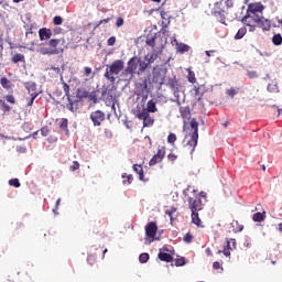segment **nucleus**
I'll return each mask as SVG.
<instances>
[{"label": "nucleus", "mask_w": 282, "mask_h": 282, "mask_svg": "<svg viewBox=\"0 0 282 282\" xmlns=\"http://www.w3.org/2000/svg\"><path fill=\"white\" fill-rule=\"evenodd\" d=\"M124 69V61L122 59H117L112 62L110 65H107L106 73H105V78L107 80H110L111 83H116V77L120 72Z\"/></svg>", "instance_id": "1"}, {"label": "nucleus", "mask_w": 282, "mask_h": 282, "mask_svg": "<svg viewBox=\"0 0 282 282\" xmlns=\"http://www.w3.org/2000/svg\"><path fill=\"white\" fill-rule=\"evenodd\" d=\"M189 127L193 130L191 133V140L186 143V149L191 154L195 152V148L197 147V141L199 140V123L195 119H191Z\"/></svg>", "instance_id": "2"}, {"label": "nucleus", "mask_w": 282, "mask_h": 282, "mask_svg": "<svg viewBox=\"0 0 282 282\" xmlns=\"http://www.w3.org/2000/svg\"><path fill=\"white\" fill-rule=\"evenodd\" d=\"M259 21H261V14L259 13H247L246 17L242 18V23L250 28L249 32H254V30H257Z\"/></svg>", "instance_id": "3"}, {"label": "nucleus", "mask_w": 282, "mask_h": 282, "mask_svg": "<svg viewBox=\"0 0 282 282\" xmlns=\"http://www.w3.org/2000/svg\"><path fill=\"white\" fill-rule=\"evenodd\" d=\"M61 44V40L58 39H51L47 42L50 48H43L41 54H47L48 56H54L56 54H61V50H58V45Z\"/></svg>", "instance_id": "4"}, {"label": "nucleus", "mask_w": 282, "mask_h": 282, "mask_svg": "<svg viewBox=\"0 0 282 282\" xmlns=\"http://www.w3.org/2000/svg\"><path fill=\"white\" fill-rule=\"evenodd\" d=\"M164 80H166V69L155 66L152 72V83L162 87V85H164Z\"/></svg>", "instance_id": "5"}, {"label": "nucleus", "mask_w": 282, "mask_h": 282, "mask_svg": "<svg viewBox=\"0 0 282 282\" xmlns=\"http://www.w3.org/2000/svg\"><path fill=\"white\" fill-rule=\"evenodd\" d=\"M187 204L191 213H199V210H204V203H202L200 197H189Z\"/></svg>", "instance_id": "6"}, {"label": "nucleus", "mask_w": 282, "mask_h": 282, "mask_svg": "<svg viewBox=\"0 0 282 282\" xmlns=\"http://www.w3.org/2000/svg\"><path fill=\"white\" fill-rule=\"evenodd\" d=\"M134 173H138L140 182H149L151 180V172L142 169V165L134 164L132 166Z\"/></svg>", "instance_id": "7"}, {"label": "nucleus", "mask_w": 282, "mask_h": 282, "mask_svg": "<svg viewBox=\"0 0 282 282\" xmlns=\"http://www.w3.org/2000/svg\"><path fill=\"white\" fill-rule=\"evenodd\" d=\"M155 235H158V224L155 221H151L145 226V236L150 239V243L155 241Z\"/></svg>", "instance_id": "8"}, {"label": "nucleus", "mask_w": 282, "mask_h": 282, "mask_svg": "<svg viewBox=\"0 0 282 282\" xmlns=\"http://www.w3.org/2000/svg\"><path fill=\"white\" fill-rule=\"evenodd\" d=\"M90 120L94 123V127H100L105 122V112L101 110H96L90 113Z\"/></svg>", "instance_id": "9"}, {"label": "nucleus", "mask_w": 282, "mask_h": 282, "mask_svg": "<svg viewBox=\"0 0 282 282\" xmlns=\"http://www.w3.org/2000/svg\"><path fill=\"white\" fill-rule=\"evenodd\" d=\"M214 17H217L220 21V23H225L226 21V10L221 9V2H216L214 4Z\"/></svg>", "instance_id": "10"}, {"label": "nucleus", "mask_w": 282, "mask_h": 282, "mask_svg": "<svg viewBox=\"0 0 282 282\" xmlns=\"http://www.w3.org/2000/svg\"><path fill=\"white\" fill-rule=\"evenodd\" d=\"M263 9L264 7L261 2L250 3L247 9V14H262Z\"/></svg>", "instance_id": "11"}, {"label": "nucleus", "mask_w": 282, "mask_h": 282, "mask_svg": "<svg viewBox=\"0 0 282 282\" xmlns=\"http://www.w3.org/2000/svg\"><path fill=\"white\" fill-rule=\"evenodd\" d=\"M180 113L183 119V128L186 129L188 121H191V108L189 107H180Z\"/></svg>", "instance_id": "12"}, {"label": "nucleus", "mask_w": 282, "mask_h": 282, "mask_svg": "<svg viewBox=\"0 0 282 282\" xmlns=\"http://www.w3.org/2000/svg\"><path fill=\"white\" fill-rule=\"evenodd\" d=\"M138 63H140V58L133 56L128 62V67L126 68L127 74H135V69H138Z\"/></svg>", "instance_id": "13"}, {"label": "nucleus", "mask_w": 282, "mask_h": 282, "mask_svg": "<svg viewBox=\"0 0 282 282\" xmlns=\"http://www.w3.org/2000/svg\"><path fill=\"white\" fill-rule=\"evenodd\" d=\"M101 98L108 105H113V102H116V95H113V91L108 90V89L102 90Z\"/></svg>", "instance_id": "14"}, {"label": "nucleus", "mask_w": 282, "mask_h": 282, "mask_svg": "<svg viewBox=\"0 0 282 282\" xmlns=\"http://www.w3.org/2000/svg\"><path fill=\"white\" fill-rule=\"evenodd\" d=\"M165 152L162 149L158 150V153L153 155V158L150 160L149 164L150 166H155V164H160L164 160Z\"/></svg>", "instance_id": "15"}, {"label": "nucleus", "mask_w": 282, "mask_h": 282, "mask_svg": "<svg viewBox=\"0 0 282 282\" xmlns=\"http://www.w3.org/2000/svg\"><path fill=\"white\" fill-rule=\"evenodd\" d=\"M68 102L66 104V109L68 111H72L73 113H76L78 111V104L80 102L79 99H72V96L67 97Z\"/></svg>", "instance_id": "16"}, {"label": "nucleus", "mask_w": 282, "mask_h": 282, "mask_svg": "<svg viewBox=\"0 0 282 282\" xmlns=\"http://www.w3.org/2000/svg\"><path fill=\"white\" fill-rule=\"evenodd\" d=\"M24 87L30 96H33V98H39V93L36 91V83L26 82Z\"/></svg>", "instance_id": "17"}, {"label": "nucleus", "mask_w": 282, "mask_h": 282, "mask_svg": "<svg viewBox=\"0 0 282 282\" xmlns=\"http://www.w3.org/2000/svg\"><path fill=\"white\" fill-rule=\"evenodd\" d=\"M257 28H261V30H263L264 32H270V30L272 29V22L261 15Z\"/></svg>", "instance_id": "18"}, {"label": "nucleus", "mask_w": 282, "mask_h": 282, "mask_svg": "<svg viewBox=\"0 0 282 282\" xmlns=\"http://www.w3.org/2000/svg\"><path fill=\"white\" fill-rule=\"evenodd\" d=\"M0 85H1V87H3L6 89V91H9V94L14 93V88H13L14 85L12 84V82L10 79H8V77H1Z\"/></svg>", "instance_id": "19"}, {"label": "nucleus", "mask_w": 282, "mask_h": 282, "mask_svg": "<svg viewBox=\"0 0 282 282\" xmlns=\"http://www.w3.org/2000/svg\"><path fill=\"white\" fill-rule=\"evenodd\" d=\"M40 41H50L52 39V29L42 28L39 30Z\"/></svg>", "instance_id": "20"}, {"label": "nucleus", "mask_w": 282, "mask_h": 282, "mask_svg": "<svg viewBox=\"0 0 282 282\" xmlns=\"http://www.w3.org/2000/svg\"><path fill=\"white\" fill-rule=\"evenodd\" d=\"M195 98L197 102H200L203 105L202 98H204V94H206V86L200 85V86H195Z\"/></svg>", "instance_id": "21"}, {"label": "nucleus", "mask_w": 282, "mask_h": 282, "mask_svg": "<svg viewBox=\"0 0 282 282\" xmlns=\"http://www.w3.org/2000/svg\"><path fill=\"white\" fill-rule=\"evenodd\" d=\"M166 85L170 87V89H172L174 96L175 94L180 93V84L177 83V78H170Z\"/></svg>", "instance_id": "22"}, {"label": "nucleus", "mask_w": 282, "mask_h": 282, "mask_svg": "<svg viewBox=\"0 0 282 282\" xmlns=\"http://www.w3.org/2000/svg\"><path fill=\"white\" fill-rule=\"evenodd\" d=\"M134 116H135V118H138L139 120H143V119H145L148 116H150V113L148 112L147 108H143V109L137 108V109L134 110Z\"/></svg>", "instance_id": "23"}, {"label": "nucleus", "mask_w": 282, "mask_h": 282, "mask_svg": "<svg viewBox=\"0 0 282 282\" xmlns=\"http://www.w3.org/2000/svg\"><path fill=\"white\" fill-rule=\"evenodd\" d=\"M158 39H160V35H158V33H155L153 35H148L147 40H145V43L150 47H155Z\"/></svg>", "instance_id": "24"}, {"label": "nucleus", "mask_w": 282, "mask_h": 282, "mask_svg": "<svg viewBox=\"0 0 282 282\" xmlns=\"http://www.w3.org/2000/svg\"><path fill=\"white\" fill-rule=\"evenodd\" d=\"M158 258L160 259V261H164L165 263H172L173 261V256H171V253L162 251L159 252Z\"/></svg>", "instance_id": "25"}, {"label": "nucleus", "mask_w": 282, "mask_h": 282, "mask_svg": "<svg viewBox=\"0 0 282 282\" xmlns=\"http://www.w3.org/2000/svg\"><path fill=\"white\" fill-rule=\"evenodd\" d=\"M192 224H195L198 228H204L202 219H199V212H192Z\"/></svg>", "instance_id": "26"}, {"label": "nucleus", "mask_w": 282, "mask_h": 282, "mask_svg": "<svg viewBox=\"0 0 282 282\" xmlns=\"http://www.w3.org/2000/svg\"><path fill=\"white\" fill-rule=\"evenodd\" d=\"M144 61L148 62V65H153L158 61V53L153 52L144 56Z\"/></svg>", "instance_id": "27"}, {"label": "nucleus", "mask_w": 282, "mask_h": 282, "mask_svg": "<svg viewBox=\"0 0 282 282\" xmlns=\"http://www.w3.org/2000/svg\"><path fill=\"white\" fill-rule=\"evenodd\" d=\"M149 113H155L158 111V106L155 104V101H153V99L149 100L147 102V108Z\"/></svg>", "instance_id": "28"}, {"label": "nucleus", "mask_w": 282, "mask_h": 282, "mask_svg": "<svg viewBox=\"0 0 282 282\" xmlns=\"http://www.w3.org/2000/svg\"><path fill=\"white\" fill-rule=\"evenodd\" d=\"M232 232H241L243 230V225L239 224V220H232L230 224Z\"/></svg>", "instance_id": "29"}, {"label": "nucleus", "mask_w": 282, "mask_h": 282, "mask_svg": "<svg viewBox=\"0 0 282 282\" xmlns=\"http://www.w3.org/2000/svg\"><path fill=\"white\" fill-rule=\"evenodd\" d=\"M12 63H25V55L21 53H17L15 55L12 56L11 58Z\"/></svg>", "instance_id": "30"}, {"label": "nucleus", "mask_w": 282, "mask_h": 282, "mask_svg": "<svg viewBox=\"0 0 282 282\" xmlns=\"http://www.w3.org/2000/svg\"><path fill=\"white\" fill-rule=\"evenodd\" d=\"M87 99L89 100V102H94V105H96V102H98V90H93L88 93Z\"/></svg>", "instance_id": "31"}, {"label": "nucleus", "mask_w": 282, "mask_h": 282, "mask_svg": "<svg viewBox=\"0 0 282 282\" xmlns=\"http://www.w3.org/2000/svg\"><path fill=\"white\" fill-rule=\"evenodd\" d=\"M138 65H139V73L140 74H144V72H147V69L149 68V63L145 61H141L139 58V62H138Z\"/></svg>", "instance_id": "32"}, {"label": "nucleus", "mask_w": 282, "mask_h": 282, "mask_svg": "<svg viewBox=\"0 0 282 282\" xmlns=\"http://www.w3.org/2000/svg\"><path fill=\"white\" fill-rule=\"evenodd\" d=\"M253 221L261 223L265 220V213L258 212L252 216Z\"/></svg>", "instance_id": "33"}, {"label": "nucleus", "mask_w": 282, "mask_h": 282, "mask_svg": "<svg viewBox=\"0 0 282 282\" xmlns=\"http://www.w3.org/2000/svg\"><path fill=\"white\" fill-rule=\"evenodd\" d=\"M176 50L181 54H184V52H188V50H191V46H188L187 44H184V43H176Z\"/></svg>", "instance_id": "34"}, {"label": "nucleus", "mask_w": 282, "mask_h": 282, "mask_svg": "<svg viewBox=\"0 0 282 282\" xmlns=\"http://www.w3.org/2000/svg\"><path fill=\"white\" fill-rule=\"evenodd\" d=\"M246 32H248V29H246L245 26L240 28L235 35L236 41L243 39V36H246Z\"/></svg>", "instance_id": "35"}, {"label": "nucleus", "mask_w": 282, "mask_h": 282, "mask_svg": "<svg viewBox=\"0 0 282 282\" xmlns=\"http://www.w3.org/2000/svg\"><path fill=\"white\" fill-rule=\"evenodd\" d=\"M155 122V120L151 117V115H148L144 119H143V127H153V123Z\"/></svg>", "instance_id": "36"}, {"label": "nucleus", "mask_w": 282, "mask_h": 282, "mask_svg": "<svg viewBox=\"0 0 282 282\" xmlns=\"http://www.w3.org/2000/svg\"><path fill=\"white\" fill-rule=\"evenodd\" d=\"M88 96H89L88 90H80V89L77 90V98L79 101H82L83 98H88Z\"/></svg>", "instance_id": "37"}, {"label": "nucleus", "mask_w": 282, "mask_h": 282, "mask_svg": "<svg viewBox=\"0 0 282 282\" xmlns=\"http://www.w3.org/2000/svg\"><path fill=\"white\" fill-rule=\"evenodd\" d=\"M273 45H281L282 44V35L281 33L274 34L272 37Z\"/></svg>", "instance_id": "38"}, {"label": "nucleus", "mask_w": 282, "mask_h": 282, "mask_svg": "<svg viewBox=\"0 0 282 282\" xmlns=\"http://www.w3.org/2000/svg\"><path fill=\"white\" fill-rule=\"evenodd\" d=\"M67 127H68V121L67 119L63 118L59 123V129H62V131H66V133H69V129H67Z\"/></svg>", "instance_id": "39"}, {"label": "nucleus", "mask_w": 282, "mask_h": 282, "mask_svg": "<svg viewBox=\"0 0 282 282\" xmlns=\"http://www.w3.org/2000/svg\"><path fill=\"white\" fill-rule=\"evenodd\" d=\"M9 186H14V188H20L21 182H19V178H11L9 180Z\"/></svg>", "instance_id": "40"}, {"label": "nucleus", "mask_w": 282, "mask_h": 282, "mask_svg": "<svg viewBox=\"0 0 282 282\" xmlns=\"http://www.w3.org/2000/svg\"><path fill=\"white\" fill-rule=\"evenodd\" d=\"M193 239H194V236L193 234L191 232H187L184 237H183V241L185 243H193Z\"/></svg>", "instance_id": "41"}, {"label": "nucleus", "mask_w": 282, "mask_h": 282, "mask_svg": "<svg viewBox=\"0 0 282 282\" xmlns=\"http://www.w3.org/2000/svg\"><path fill=\"white\" fill-rule=\"evenodd\" d=\"M187 78H188V83H192V84L197 83V78L195 77V73L193 70L188 72Z\"/></svg>", "instance_id": "42"}, {"label": "nucleus", "mask_w": 282, "mask_h": 282, "mask_svg": "<svg viewBox=\"0 0 282 282\" xmlns=\"http://www.w3.org/2000/svg\"><path fill=\"white\" fill-rule=\"evenodd\" d=\"M0 105H1L2 111H11L12 110V107H10L8 104H6V100H3V99H0Z\"/></svg>", "instance_id": "43"}, {"label": "nucleus", "mask_w": 282, "mask_h": 282, "mask_svg": "<svg viewBox=\"0 0 282 282\" xmlns=\"http://www.w3.org/2000/svg\"><path fill=\"white\" fill-rule=\"evenodd\" d=\"M177 141V135H175V133H170L167 137V142L169 144H175V142Z\"/></svg>", "instance_id": "44"}, {"label": "nucleus", "mask_w": 282, "mask_h": 282, "mask_svg": "<svg viewBox=\"0 0 282 282\" xmlns=\"http://www.w3.org/2000/svg\"><path fill=\"white\" fill-rule=\"evenodd\" d=\"M54 25H63V18L61 15H55L53 18Z\"/></svg>", "instance_id": "45"}, {"label": "nucleus", "mask_w": 282, "mask_h": 282, "mask_svg": "<svg viewBox=\"0 0 282 282\" xmlns=\"http://www.w3.org/2000/svg\"><path fill=\"white\" fill-rule=\"evenodd\" d=\"M223 253L225 254V257H230V240L228 239H227V246L223 250Z\"/></svg>", "instance_id": "46"}, {"label": "nucleus", "mask_w": 282, "mask_h": 282, "mask_svg": "<svg viewBox=\"0 0 282 282\" xmlns=\"http://www.w3.org/2000/svg\"><path fill=\"white\" fill-rule=\"evenodd\" d=\"M139 261L140 263H147V261H149V253H141L139 256Z\"/></svg>", "instance_id": "47"}, {"label": "nucleus", "mask_w": 282, "mask_h": 282, "mask_svg": "<svg viewBox=\"0 0 282 282\" xmlns=\"http://www.w3.org/2000/svg\"><path fill=\"white\" fill-rule=\"evenodd\" d=\"M62 85H63V89H64V94H65L66 98H69V96H72V95H69V86H68V84L63 82Z\"/></svg>", "instance_id": "48"}, {"label": "nucleus", "mask_w": 282, "mask_h": 282, "mask_svg": "<svg viewBox=\"0 0 282 282\" xmlns=\"http://www.w3.org/2000/svg\"><path fill=\"white\" fill-rule=\"evenodd\" d=\"M111 19H113V17L106 18V19L100 20V21L95 25V30L98 29V28H100V25H102V23H109V21H111Z\"/></svg>", "instance_id": "49"}, {"label": "nucleus", "mask_w": 282, "mask_h": 282, "mask_svg": "<svg viewBox=\"0 0 282 282\" xmlns=\"http://www.w3.org/2000/svg\"><path fill=\"white\" fill-rule=\"evenodd\" d=\"M122 177H127V180L123 181V184H132L133 183V175L129 174L127 176V174H122Z\"/></svg>", "instance_id": "50"}, {"label": "nucleus", "mask_w": 282, "mask_h": 282, "mask_svg": "<svg viewBox=\"0 0 282 282\" xmlns=\"http://www.w3.org/2000/svg\"><path fill=\"white\" fill-rule=\"evenodd\" d=\"M98 254V252H96L95 254H89L87 258V261L90 265H94V263H96V256Z\"/></svg>", "instance_id": "51"}, {"label": "nucleus", "mask_w": 282, "mask_h": 282, "mask_svg": "<svg viewBox=\"0 0 282 282\" xmlns=\"http://www.w3.org/2000/svg\"><path fill=\"white\" fill-rule=\"evenodd\" d=\"M175 265L177 268L182 267V265H186V259L185 258H180L175 260Z\"/></svg>", "instance_id": "52"}, {"label": "nucleus", "mask_w": 282, "mask_h": 282, "mask_svg": "<svg viewBox=\"0 0 282 282\" xmlns=\"http://www.w3.org/2000/svg\"><path fill=\"white\" fill-rule=\"evenodd\" d=\"M50 72H52V74H54V76H61V68L59 67H55V66H52L50 68Z\"/></svg>", "instance_id": "53"}, {"label": "nucleus", "mask_w": 282, "mask_h": 282, "mask_svg": "<svg viewBox=\"0 0 282 282\" xmlns=\"http://www.w3.org/2000/svg\"><path fill=\"white\" fill-rule=\"evenodd\" d=\"M176 210H177V209H175L174 207H172L171 209H167V210L165 212V215H169V216H170L171 221H173V215H174V213H176Z\"/></svg>", "instance_id": "54"}, {"label": "nucleus", "mask_w": 282, "mask_h": 282, "mask_svg": "<svg viewBox=\"0 0 282 282\" xmlns=\"http://www.w3.org/2000/svg\"><path fill=\"white\" fill-rule=\"evenodd\" d=\"M6 100L7 102H10V105H14V102H17V99H14V96L12 95H7Z\"/></svg>", "instance_id": "55"}, {"label": "nucleus", "mask_w": 282, "mask_h": 282, "mask_svg": "<svg viewBox=\"0 0 282 282\" xmlns=\"http://www.w3.org/2000/svg\"><path fill=\"white\" fill-rule=\"evenodd\" d=\"M78 169H80V163H78V161H74L70 165V171H78Z\"/></svg>", "instance_id": "56"}, {"label": "nucleus", "mask_w": 282, "mask_h": 282, "mask_svg": "<svg viewBox=\"0 0 282 282\" xmlns=\"http://www.w3.org/2000/svg\"><path fill=\"white\" fill-rule=\"evenodd\" d=\"M107 45H109V47H112V45H116V36L109 37L107 41Z\"/></svg>", "instance_id": "57"}, {"label": "nucleus", "mask_w": 282, "mask_h": 282, "mask_svg": "<svg viewBox=\"0 0 282 282\" xmlns=\"http://www.w3.org/2000/svg\"><path fill=\"white\" fill-rule=\"evenodd\" d=\"M116 25L118 28H122V25H124V19L118 18L117 21H116Z\"/></svg>", "instance_id": "58"}, {"label": "nucleus", "mask_w": 282, "mask_h": 282, "mask_svg": "<svg viewBox=\"0 0 282 282\" xmlns=\"http://www.w3.org/2000/svg\"><path fill=\"white\" fill-rule=\"evenodd\" d=\"M247 76H248V78H251V79L258 77L257 72H254V70H249L247 73Z\"/></svg>", "instance_id": "59"}, {"label": "nucleus", "mask_w": 282, "mask_h": 282, "mask_svg": "<svg viewBox=\"0 0 282 282\" xmlns=\"http://www.w3.org/2000/svg\"><path fill=\"white\" fill-rule=\"evenodd\" d=\"M58 206H61V198L56 200L55 208L53 209L54 215H58Z\"/></svg>", "instance_id": "60"}, {"label": "nucleus", "mask_w": 282, "mask_h": 282, "mask_svg": "<svg viewBox=\"0 0 282 282\" xmlns=\"http://www.w3.org/2000/svg\"><path fill=\"white\" fill-rule=\"evenodd\" d=\"M84 75L91 76V67H88V66L84 67Z\"/></svg>", "instance_id": "61"}, {"label": "nucleus", "mask_w": 282, "mask_h": 282, "mask_svg": "<svg viewBox=\"0 0 282 282\" xmlns=\"http://www.w3.org/2000/svg\"><path fill=\"white\" fill-rule=\"evenodd\" d=\"M167 160H170V162H175V160H177V155L176 154H173V153H170L167 155Z\"/></svg>", "instance_id": "62"}, {"label": "nucleus", "mask_w": 282, "mask_h": 282, "mask_svg": "<svg viewBox=\"0 0 282 282\" xmlns=\"http://www.w3.org/2000/svg\"><path fill=\"white\" fill-rule=\"evenodd\" d=\"M225 6H226V8H234L235 2L232 0H226Z\"/></svg>", "instance_id": "63"}, {"label": "nucleus", "mask_w": 282, "mask_h": 282, "mask_svg": "<svg viewBox=\"0 0 282 282\" xmlns=\"http://www.w3.org/2000/svg\"><path fill=\"white\" fill-rule=\"evenodd\" d=\"M213 268H214V270H219V268H221V263H219L218 261H215L213 263Z\"/></svg>", "instance_id": "64"}]
</instances>
